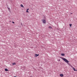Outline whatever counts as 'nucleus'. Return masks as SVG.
Here are the masks:
<instances>
[{
  "label": "nucleus",
  "instance_id": "nucleus-1",
  "mask_svg": "<svg viewBox=\"0 0 77 77\" xmlns=\"http://www.w3.org/2000/svg\"><path fill=\"white\" fill-rule=\"evenodd\" d=\"M62 60H64V61L65 62H66V63H67V64L68 63H69V61L66 60V59L64 58H62Z\"/></svg>",
  "mask_w": 77,
  "mask_h": 77
},
{
  "label": "nucleus",
  "instance_id": "nucleus-2",
  "mask_svg": "<svg viewBox=\"0 0 77 77\" xmlns=\"http://www.w3.org/2000/svg\"><path fill=\"white\" fill-rule=\"evenodd\" d=\"M42 21L44 24L46 23V20H45L44 19L42 20Z\"/></svg>",
  "mask_w": 77,
  "mask_h": 77
},
{
  "label": "nucleus",
  "instance_id": "nucleus-3",
  "mask_svg": "<svg viewBox=\"0 0 77 77\" xmlns=\"http://www.w3.org/2000/svg\"><path fill=\"white\" fill-rule=\"evenodd\" d=\"M28 10H29V9L28 8L27 9L26 11V12H28V13H29V12L28 11Z\"/></svg>",
  "mask_w": 77,
  "mask_h": 77
},
{
  "label": "nucleus",
  "instance_id": "nucleus-4",
  "mask_svg": "<svg viewBox=\"0 0 77 77\" xmlns=\"http://www.w3.org/2000/svg\"><path fill=\"white\" fill-rule=\"evenodd\" d=\"M16 65V63L15 62L12 63L13 65Z\"/></svg>",
  "mask_w": 77,
  "mask_h": 77
},
{
  "label": "nucleus",
  "instance_id": "nucleus-5",
  "mask_svg": "<svg viewBox=\"0 0 77 77\" xmlns=\"http://www.w3.org/2000/svg\"><path fill=\"white\" fill-rule=\"evenodd\" d=\"M39 54H35V57H37L38 56H39Z\"/></svg>",
  "mask_w": 77,
  "mask_h": 77
},
{
  "label": "nucleus",
  "instance_id": "nucleus-6",
  "mask_svg": "<svg viewBox=\"0 0 77 77\" xmlns=\"http://www.w3.org/2000/svg\"><path fill=\"white\" fill-rule=\"evenodd\" d=\"M20 6L21 7H22V8H24V6H23V5L22 4H21L20 5Z\"/></svg>",
  "mask_w": 77,
  "mask_h": 77
},
{
  "label": "nucleus",
  "instance_id": "nucleus-7",
  "mask_svg": "<svg viewBox=\"0 0 77 77\" xmlns=\"http://www.w3.org/2000/svg\"><path fill=\"white\" fill-rule=\"evenodd\" d=\"M60 76L61 77H63V74H60Z\"/></svg>",
  "mask_w": 77,
  "mask_h": 77
},
{
  "label": "nucleus",
  "instance_id": "nucleus-8",
  "mask_svg": "<svg viewBox=\"0 0 77 77\" xmlns=\"http://www.w3.org/2000/svg\"><path fill=\"white\" fill-rule=\"evenodd\" d=\"M73 69H74V70L75 71H77V70L75 69V68H74V67H73Z\"/></svg>",
  "mask_w": 77,
  "mask_h": 77
},
{
  "label": "nucleus",
  "instance_id": "nucleus-9",
  "mask_svg": "<svg viewBox=\"0 0 77 77\" xmlns=\"http://www.w3.org/2000/svg\"><path fill=\"white\" fill-rule=\"evenodd\" d=\"M5 71H8V69H5Z\"/></svg>",
  "mask_w": 77,
  "mask_h": 77
},
{
  "label": "nucleus",
  "instance_id": "nucleus-10",
  "mask_svg": "<svg viewBox=\"0 0 77 77\" xmlns=\"http://www.w3.org/2000/svg\"><path fill=\"white\" fill-rule=\"evenodd\" d=\"M61 55V56H65V54H64L62 53Z\"/></svg>",
  "mask_w": 77,
  "mask_h": 77
},
{
  "label": "nucleus",
  "instance_id": "nucleus-11",
  "mask_svg": "<svg viewBox=\"0 0 77 77\" xmlns=\"http://www.w3.org/2000/svg\"><path fill=\"white\" fill-rule=\"evenodd\" d=\"M49 29H52V27H51V26H49Z\"/></svg>",
  "mask_w": 77,
  "mask_h": 77
},
{
  "label": "nucleus",
  "instance_id": "nucleus-12",
  "mask_svg": "<svg viewBox=\"0 0 77 77\" xmlns=\"http://www.w3.org/2000/svg\"><path fill=\"white\" fill-rule=\"evenodd\" d=\"M69 26L70 27H71V26H72V24H70Z\"/></svg>",
  "mask_w": 77,
  "mask_h": 77
},
{
  "label": "nucleus",
  "instance_id": "nucleus-13",
  "mask_svg": "<svg viewBox=\"0 0 77 77\" xmlns=\"http://www.w3.org/2000/svg\"><path fill=\"white\" fill-rule=\"evenodd\" d=\"M12 23H13V24H14L15 23L14 22H12Z\"/></svg>",
  "mask_w": 77,
  "mask_h": 77
},
{
  "label": "nucleus",
  "instance_id": "nucleus-14",
  "mask_svg": "<svg viewBox=\"0 0 77 77\" xmlns=\"http://www.w3.org/2000/svg\"><path fill=\"white\" fill-rule=\"evenodd\" d=\"M71 14H72V13H71Z\"/></svg>",
  "mask_w": 77,
  "mask_h": 77
},
{
  "label": "nucleus",
  "instance_id": "nucleus-15",
  "mask_svg": "<svg viewBox=\"0 0 77 77\" xmlns=\"http://www.w3.org/2000/svg\"><path fill=\"white\" fill-rule=\"evenodd\" d=\"M60 60H59V61H60Z\"/></svg>",
  "mask_w": 77,
  "mask_h": 77
},
{
  "label": "nucleus",
  "instance_id": "nucleus-16",
  "mask_svg": "<svg viewBox=\"0 0 77 77\" xmlns=\"http://www.w3.org/2000/svg\"><path fill=\"white\" fill-rule=\"evenodd\" d=\"M72 67H73L72 66Z\"/></svg>",
  "mask_w": 77,
  "mask_h": 77
}]
</instances>
